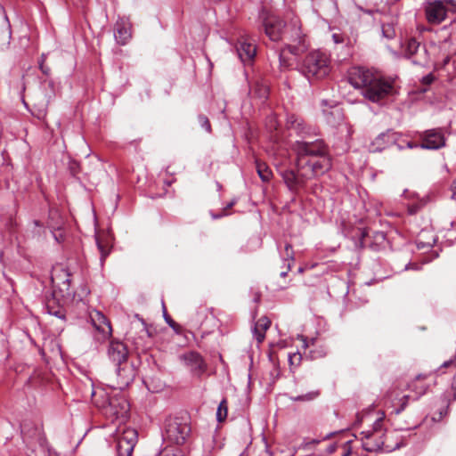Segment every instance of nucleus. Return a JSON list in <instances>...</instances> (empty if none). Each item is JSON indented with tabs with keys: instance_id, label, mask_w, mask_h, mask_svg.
<instances>
[{
	"instance_id": "nucleus-36",
	"label": "nucleus",
	"mask_w": 456,
	"mask_h": 456,
	"mask_svg": "<svg viewBox=\"0 0 456 456\" xmlns=\"http://www.w3.org/2000/svg\"><path fill=\"white\" fill-rule=\"evenodd\" d=\"M410 398H411L410 395H403L400 399V406L395 410V414H400L402 411H403L405 410V408L408 405Z\"/></svg>"
},
{
	"instance_id": "nucleus-39",
	"label": "nucleus",
	"mask_w": 456,
	"mask_h": 456,
	"mask_svg": "<svg viewBox=\"0 0 456 456\" xmlns=\"http://www.w3.org/2000/svg\"><path fill=\"white\" fill-rule=\"evenodd\" d=\"M45 56L43 54L41 56V61H39V69L42 71L43 74L45 76H48L51 72V69L49 67L45 65Z\"/></svg>"
},
{
	"instance_id": "nucleus-42",
	"label": "nucleus",
	"mask_w": 456,
	"mask_h": 456,
	"mask_svg": "<svg viewBox=\"0 0 456 456\" xmlns=\"http://www.w3.org/2000/svg\"><path fill=\"white\" fill-rule=\"evenodd\" d=\"M435 80V77L432 73L428 74L427 76H424L421 79V83L425 86H429L433 83Z\"/></svg>"
},
{
	"instance_id": "nucleus-24",
	"label": "nucleus",
	"mask_w": 456,
	"mask_h": 456,
	"mask_svg": "<svg viewBox=\"0 0 456 456\" xmlns=\"http://www.w3.org/2000/svg\"><path fill=\"white\" fill-rule=\"evenodd\" d=\"M395 19L386 18L382 20L381 31L384 37L393 39L395 37Z\"/></svg>"
},
{
	"instance_id": "nucleus-46",
	"label": "nucleus",
	"mask_w": 456,
	"mask_h": 456,
	"mask_svg": "<svg viewBox=\"0 0 456 456\" xmlns=\"http://www.w3.org/2000/svg\"><path fill=\"white\" fill-rule=\"evenodd\" d=\"M227 215H228V213L224 212L223 210L220 213H218V214L211 213V216H212L213 219H219V218H221L223 216H225Z\"/></svg>"
},
{
	"instance_id": "nucleus-31",
	"label": "nucleus",
	"mask_w": 456,
	"mask_h": 456,
	"mask_svg": "<svg viewBox=\"0 0 456 456\" xmlns=\"http://www.w3.org/2000/svg\"><path fill=\"white\" fill-rule=\"evenodd\" d=\"M198 120L202 128H204L208 133H211V125L207 116L200 114L198 116Z\"/></svg>"
},
{
	"instance_id": "nucleus-51",
	"label": "nucleus",
	"mask_w": 456,
	"mask_h": 456,
	"mask_svg": "<svg viewBox=\"0 0 456 456\" xmlns=\"http://www.w3.org/2000/svg\"><path fill=\"white\" fill-rule=\"evenodd\" d=\"M376 238L377 240H385L386 239V236L383 232H378L377 235H376Z\"/></svg>"
},
{
	"instance_id": "nucleus-47",
	"label": "nucleus",
	"mask_w": 456,
	"mask_h": 456,
	"mask_svg": "<svg viewBox=\"0 0 456 456\" xmlns=\"http://www.w3.org/2000/svg\"><path fill=\"white\" fill-rule=\"evenodd\" d=\"M451 191H452V198L454 199L456 196V178L453 180L452 183L451 184Z\"/></svg>"
},
{
	"instance_id": "nucleus-43",
	"label": "nucleus",
	"mask_w": 456,
	"mask_h": 456,
	"mask_svg": "<svg viewBox=\"0 0 456 456\" xmlns=\"http://www.w3.org/2000/svg\"><path fill=\"white\" fill-rule=\"evenodd\" d=\"M332 38L336 44H341L344 42V37L341 34L334 33Z\"/></svg>"
},
{
	"instance_id": "nucleus-9",
	"label": "nucleus",
	"mask_w": 456,
	"mask_h": 456,
	"mask_svg": "<svg viewBox=\"0 0 456 456\" xmlns=\"http://www.w3.org/2000/svg\"><path fill=\"white\" fill-rule=\"evenodd\" d=\"M103 413L107 418L113 419H126L129 411V403L120 395L108 398L107 403L102 406Z\"/></svg>"
},
{
	"instance_id": "nucleus-18",
	"label": "nucleus",
	"mask_w": 456,
	"mask_h": 456,
	"mask_svg": "<svg viewBox=\"0 0 456 456\" xmlns=\"http://www.w3.org/2000/svg\"><path fill=\"white\" fill-rule=\"evenodd\" d=\"M117 373V385L122 389L127 387L135 378L136 371L133 364L128 361L122 362L120 365H116Z\"/></svg>"
},
{
	"instance_id": "nucleus-55",
	"label": "nucleus",
	"mask_w": 456,
	"mask_h": 456,
	"mask_svg": "<svg viewBox=\"0 0 456 456\" xmlns=\"http://www.w3.org/2000/svg\"><path fill=\"white\" fill-rule=\"evenodd\" d=\"M57 214H58L57 211H53V210H50V212H49L50 216H53V215H57Z\"/></svg>"
},
{
	"instance_id": "nucleus-23",
	"label": "nucleus",
	"mask_w": 456,
	"mask_h": 456,
	"mask_svg": "<svg viewBox=\"0 0 456 456\" xmlns=\"http://www.w3.org/2000/svg\"><path fill=\"white\" fill-rule=\"evenodd\" d=\"M288 124L289 128L296 130L299 134H309V129L306 128L305 120L296 115H291L288 118Z\"/></svg>"
},
{
	"instance_id": "nucleus-25",
	"label": "nucleus",
	"mask_w": 456,
	"mask_h": 456,
	"mask_svg": "<svg viewBox=\"0 0 456 456\" xmlns=\"http://www.w3.org/2000/svg\"><path fill=\"white\" fill-rule=\"evenodd\" d=\"M46 311L49 314L56 316L57 318L65 321L66 311L62 306L55 305L54 298L48 299L45 305Z\"/></svg>"
},
{
	"instance_id": "nucleus-37",
	"label": "nucleus",
	"mask_w": 456,
	"mask_h": 456,
	"mask_svg": "<svg viewBox=\"0 0 456 456\" xmlns=\"http://www.w3.org/2000/svg\"><path fill=\"white\" fill-rule=\"evenodd\" d=\"M135 318H137L142 324V332L146 335L148 338H151L153 336V333L150 327H148L145 321L139 316V314H135Z\"/></svg>"
},
{
	"instance_id": "nucleus-16",
	"label": "nucleus",
	"mask_w": 456,
	"mask_h": 456,
	"mask_svg": "<svg viewBox=\"0 0 456 456\" xmlns=\"http://www.w3.org/2000/svg\"><path fill=\"white\" fill-rule=\"evenodd\" d=\"M90 318L94 327L99 332L100 337L96 338L98 340H105L111 336L112 329L110 323L102 313L94 310L90 314Z\"/></svg>"
},
{
	"instance_id": "nucleus-49",
	"label": "nucleus",
	"mask_w": 456,
	"mask_h": 456,
	"mask_svg": "<svg viewBox=\"0 0 456 456\" xmlns=\"http://www.w3.org/2000/svg\"><path fill=\"white\" fill-rule=\"evenodd\" d=\"M407 147L409 149L419 148V143L412 142H407Z\"/></svg>"
},
{
	"instance_id": "nucleus-14",
	"label": "nucleus",
	"mask_w": 456,
	"mask_h": 456,
	"mask_svg": "<svg viewBox=\"0 0 456 456\" xmlns=\"http://www.w3.org/2000/svg\"><path fill=\"white\" fill-rule=\"evenodd\" d=\"M399 140V134L393 129L380 133L369 145L370 152H381L385 149L395 144Z\"/></svg>"
},
{
	"instance_id": "nucleus-56",
	"label": "nucleus",
	"mask_w": 456,
	"mask_h": 456,
	"mask_svg": "<svg viewBox=\"0 0 456 456\" xmlns=\"http://www.w3.org/2000/svg\"><path fill=\"white\" fill-rule=\"evenodd\" d=\"M49 226H50L51 228H53V229H59V224H55V225H53V224H49Z\"/></svg>"
},
{
	"instance_id": "nucleus-54",
	"label": "nucleus",
	"mask_w": 456,
	"mask_h": 456,
	"mask_svg": "<svg viewBox=\"0 0 456 456\" xmlns=\"http://www.w3.org/2000/svg\"><path fill=\"white\" fill-rule=\"evenodd\" d=\"M289 270H288V269H287L286 271L281 272V277H285V276H287V274H288V272H289Z\"/></svg>"
},
{
	"instance_id": "nucleus-64",
	"label": "nucleus",
	"mask_w": 456,
	"mask_h": 456,
	"mask_svg": "<svg viewBox=\"0 0 456 456\" xmlns=\"http://www.w3.org/2000/svg\"><path fill=\"white\" fill-rule=\"evenodd\" d=\"M449 61L448 59L444 60V63L446 64Z\"/></svg>"
},
{
	"instance_id": "nucleus-63",
	"label": "nucleus",
	"mask_w": 456,
	"mask_h": 456,
	"mask_svg": "<svg viewBox=\"0 0 456 456\" xmlns=\"http://www.w3.org/2000/svg\"><path fill=\"white\" fill-rule=\"evenodd\" d=\"M334 451L333 447H330V452H332Z\"/></svg>"
},
{
	"instance_id": "nucleus-13",
	"label": "nucleus",
	"mask_w": 456,
	"mask_h": 456,
	"mask_svg": "<svg viewBox=\"0 0 456 456\" xmlns=\"http://www.w3.org/2000/svg\"><path fill=\"white\" fill-rule=\"evenodd\" d=\"M285 27V21L277 16H268L263 21L265 35L273 42L282 40Z\"/></svg>"
},
{
	"instance_id": "nucleus-57",
	"label": "nucleus",
	"mask_w": 456,
	"mask_h": 456,
	"mask_svg": "<svg viewBox=\"0 0 456 456\" xmlns=\"http://www.w3.org/2000/svg\"><path fill=\"white\" fill-rule=\"evenodd\" d=\"M36 226H41V223L37 220L34 221Z\"/></svg>"
},
{
	"instance_id": "nucleus-34",
	"label": "nucleus",
	"mask_w": 456,
	"mask_h": 456,
	"mask_svg": "<svg viewBox=\"0 0 456 456\" xmlns=\"http://www.w3.org/2000/svg\"><path fill=\"white\" fill-rule=\"evenodd\" d=\"M383 430V418H379L378 419L375 420V422L373 423V427H372V429L370 430V432H373V435L374 436H380L379 434H381Z\"/></svg>"
},
{
	"instance_id": "nucleus-21",
	"label": "nucleus",
	"mask_w": 456,
	"mask_h": 456,
	"mask_svg": "<svg viewBox=\"0 0 456 456\" xmlns=\"http://www.w3.org/2000/svg\"><path fill=\"white\" fill-rule=\"evenodd\" d=\"M427 378V375L419 374L416 378L408 385V387L411 391L416 394V396L413 398L414 400H418L422 395H424L428 389V386L423 383V380Z\"/></svg>"
},
{
	"instance_id": "nucleus-17",
	"label": "nucleus",
	"mask_w": 456,
	"mask_h": 456,
	"mask_svg": "<svg viewBox=\"0 0 456 456\" xmlns=\"http://www.w3.org/2000/svg\"><path fill=\"white\" fill-rule=\"evenodd\" d=\"M107 354L110 362L115 365H120L128 360V350L126 346L118 340H111L107 349Z\"/></svg>"
},
{
	"instance_id": "nucleus-4",
	"label": "nucleus",
	"mask_w": 456,
	"mask_h": 456,
	"mask_svg": "<svg viewBox=\"0 0 456 456\" xmlns=\"http://www.w3.org/2000/svg\"><path fill=\"white\" fill-rule=\"evenodd\" d=\"M191 433L190 417L170 416L165 421L164 438L166 441L177 445L184 444Z\"/></svg>"
},
{
	"instance_id": "nucleus-10",
	"label": "nucleus",
	"mask_w": 456,
	"mask_h": 456,
	"mask_svg": "<svg viewBox=\"0 0 456 456\" xmlns=\"http://www.w3.org/2000/svg\"><path fill=\"white\" fill-rule=\"evenodd\" d=\"M404 56L410 59L415 65L426 66L429 61V54L425 45L420 44L415 38H410L403 45Z\"/></svg>"
},
{
	"instance_id": "nucleus-45",
	"label": "nucleus",
	"mask_w": 456,
	"mask_h": 456,
	"mask_svg": "<svg viewBox=\"0 0 456 456\" xmlns=\"http://www.w3.org/2000/svg\"><path fill=\"white\" fill-rule=\"evenodd\" d=\"M206 312H207V309H203L202 307L199 308V310L197 311V314L200 316V318H199L200 321H202L206 318V316H207Z\"/></svg>"
},
{
	"instance_id": "nucleus-22",
	"label": "nucleus",
	"mask_w": 456,
	"mask_h": 456,
	"mask_svg": "<svg viewBox=\"0 0 456 456\" xmlns=\"http://www.w3.org/2000/svg\"><path fill=\"white\" fill-rule=\"evenodd\" d=\"M271 321L267 317H261L255 324L254 334L256 340L261 343L265 339V333L269 329Z\"/></svg>"
},
{
	"instance_id": "nucleus-11",
	"label": "nucleus",
	"mask_w": 456,
	"mask_h": 456,
	"mask_svg": "<svg viewBox=\"0 0 456 456\" xmlns=\"http://www.w3.org/2000/svg\"><path fill=\"white\" fill-rule=\"evenodd\" d=\"M183 364L193 377L200 379L208 370V364L202 355L196 351H190L180 356Z\"/></svg>"
},
{
	"instance_id": "nucleus-48",
	"label": "nucleus",
	"mask_w": 456,
	"mask_h": 456,
	"mask_svg": "<svg viewBox=\"0 0 456 456\" xmlns=\"http://www.w3.org/2000/svg\"><path fill=\"white\" fill-rule=\"evenodd\" d=\"M236 203V200H233L231 202H229L225 208H223V211L227 212L228 209L232 208Z\"/></svg>"
},
{
	"instance_id": "nucleus-58",
	"label": "nucleus",
	"mask_w": 456,
	"mask_h": 456,
	"mask_svg": "<svg viewBox=\"0 0 456 456\" xmlns=\"http://www.w3.org/2000/svg\"><path fill=\"white\" fill-rule=\"evenodd\" d=\"M144 384L147 386V387H148V389H149V390H151V387H150V385H149V383H148V380H144Z\"/></svg>"
},
{
	"instance_id": "nucleus-32",
	"label": "nucleus",
	"mask_w": 456,
	"mask_h": 456,
	"mask_svg": "<svg viewBox=\"0 0 456 456\" xmlns=\"http://www.w3.org/2000/svg\"><path fill=\"white\" fill-rule=\"evenodd\" d=\"M163 317H164L166 322L169 325V327H171L175 330H177V329L179 328V325L167 314V309L164 305H163Z\"/></svg>"
},
{
	"instance_id": "nucleus-12",
	"label": "nucleus",
	"mask_w": 456,
	"mask_h": 456,
	"mask_svg": "<svg viewBox=\"0 0 456 456\" xmlns=\"http://www.w3.org/2000/svg\"><path fill=\"white\" fill-rule=\"evenodd\" d=\"M138 441L137 431L134 428H126L118 437L117 444V456H132L134 448Z\"/></svg>"
},
{
	"instance_id": "nucleus-40",
	"label": "nucleus",
	"mask_w": 456,
	"mask_h": 456,
	"mask_svg": "<svg viewBox=\"0 0 456 456\" xmlns=\"http://www.w3.org/2000/svg\"><path fill=\"white\" fill-rule=\"evenodd\" d=\"M319 443L320 441L316 439H313L309 442H304L299 445L298 449L307 450L310 449L313 445L318 444Z\"/></svg>"
},
{
	"instance_id": "nucleus-28",
	"label": "nucleus",
	"mask_w": 456,
	"mask_h": 456,
	"mask_svg": "<svg viewBox=\"0 0 456 456\" xmlns=\"http://www.w3.org/2000/svg\"><path fill=\"white\" fill-rule=\"evenodd\" d=\"M320 394L321 393L319 390H314L301 395L289 396V400L292 402H311L315 400L320 395Z\"/></svg>"
},
{
	"instance_id": "nucleus-5",
	"label": "nucleus",
	"mask_w": 456,
	"mask_h": 456,
	"mask_svg": "<svg viewBox=\"0 0 456 456\" xmlns=\"http://www.w3.org/2000/svg\"><path fill=\"white\" fill-rule=\"evenodd\" d=\"M282 39L288 41L284 48L295 56L305 53L309 46L306 42V36L301 29V21L297 17L292 18L289 25L286 24Z\"/></svg>"
},
{
	"instance_id": "nucleus-41",
	"label": "nucleus",
	"mask_w": 456,
	"mask_h": 456,
	"mask_svg": "<svg viewBox=\"0 0 456 456\" xmlns=\"http://www.w3.org/2000/svg\"><path fill=\"white\" fill-rule=\"evenodd\" d=\"M158 456H183L181 452H175L174 450L165 449Z\"/></svg>"
},
{
	"instance_id": "nucleus-27",
	"label": "nucleus",
	"mask_w": 456,
	"mask_h": 456,
	"mask_svg": "<svg viewBox=\"0 0 456 456\" xmlns=\"http://www.w3.org/2000/svg\"><path fill=\"white\" fill-rule=\"evenodd\" d=\"M256 169L263 182H269L273 177V172L271 168L265 163L258 159L256 160Z\"/></svg>"
},
{
	"instance_id": "nucleus-50",
	"label": "nucleus",
	"mask_w": 456,
	"mask_h": 456,
	"mask_svg": "<svg viewBox=\"0 0 456 456\" xmlns=\"http://www.w3.org/2000/svg\"><path fill=\"white\" fill-rule=\"evenodd\" d=\"M405 270H410V269H418L417 267V264H411V263H408L406 265H405Z\"/></svg>"
},
{
	"instance_id": "nucleus-20",
	"label": "nucleus",
	"mask_w": 456,
	"mask_h": 456,
	"mask_svg": "<svg viewBox=\"0 0 456 456\" xmlns=\"http://www.w3.org/2000/svg\"><path fill=\"white\" fill-rule=\"evenodd\" d=\"M236 52L240 60L244 63H250L256 56V45L245 40H240L236 45Z\"/></svg>"
},
{
	"instance_id": "nucleus-15",
	"label": "nucleus",
	"mask_w": 456,
	"mask_h": 456,
	"mask_svg": "<svg viewBox=\"0 0 456 456\" xmlns=\"http://www.w3.org/2000/svg\"><path fill=\"white\" fill-rule=\"evenodd\" d=\"M53 287L58 289L62 297H69L72 295L70 290V273L64 268L55 270L51 277Z\"/></svg>"
},
{
	"instance_id": "nucleus-6",
	"label": "nucleus",
	"mask_w": 456,
	"mask_h": 456,
	"mask_svg": "<svg viewBox=\"0 0 456 456\" xmlns=\"http://www.w3.org/2000/svg\"><path fill=\"white\" fill-rule=\"evenodd\" d=\"M448 12H456L453 0H435L428 2L425 7L426 18L430 24H440Z\"/></svg>"
},
{
	"instance_id": "nucleus-2",
	"label": "nucleus",
	"mask_w": 456,
	"mask_h": 456,
	"mask_svg": "<svg viewBox=\"0 0 456 456\" xmlns=\"http://www.w3.org/2000/svg\"><path fill=\"white\" fill-rule=\"evenodd\" d=\"M348 81L354 88H361L362 95L372 102H380L394 91L393 81L362 67L352 68Z\"/></svg>"
},
{
	"instance_id": "nucleus-1",
	"label": "nucleus",
	"mask_w": 456,
	"mask_h": 456,
	"mask_svg": "<svg viewBox=\"0 0 456 456\" xmlns=\"http://www.w3.org/2000/svg\"><path fill=\"white\" fill-rule=\"evenodd\" d=\"M295 167H281L278 174L288 190L296 197L308 191L307 183L327 173L332 167L329 146L322 139L298 140L293 144Z\"/></svg>"
},
{
	"instance_id": "nucleus-7",
	"label": "nucleus",
	"mask_w": 456,
	"mask_h": 456,
	"mask_svg": "<svg viewBox=\"0 0 456 456\" xmlns=\"http://www.w3.org/2000/svg\"><path fill=\"white\" fill-rule=\"evenodd\" d=\"M419 148L429 151H438L446 146L447 138L444 128L436 127L419 133Z\"/></svg>"
},
{
	"instance_id": "nucleus-62",
	"label": "nucleus",
	"mask_w": 456,
	"mask_h": 456,
	"mask_svg": "<svg viewBox=\"0 0 456 456\" xmlns=\"http://www.w3.org/2000/svg\"><path fill=\"white\" fill-rule=\"evenodd\" d=\"M298 272L303 273V268L302 267L298 268Z\"/></svg>"
},
{
	"instance_id": "nucleus-52",
	"label": "nucleus",
	"mask_w": 456,
	"mask_h": 456,
	"mask_svg": "<svg viewBox=\"0 0 456 456\" xmlns=\"http://www.w3.org/2000/svg\"><path fill=\"white\" fill-rule=\"evenodd\" d=\"M418 210V207L416 206H411L410 208H409V212L410 214H415Z\"/></svg>"
},
{
	"instance_id": "nucleus-29",
	"label": "nucleus",
	"mask_w": 456,
	"mask_h": 456,
	"mask_svg": "<svg viewBox=\"0 0 456 456\" xmlns=\"http://www.w3.org/2000/svg\"><path fill=\"white\" fill-rule=\"evenodd\" d=\"M228 412V403L226 399H223L216 411V419L219 422L224 421L227 417Z\"/></svg>"
},
{
	"instance_id": "nucleus-44",
	"label": "nucleus",
	"mask_w": 456,
	"mask_h": 456,
	"mask_svg": "<svg viewBox=\"0 0 456 456\" xmlns=\"http://www.w3.org/2000/svg\"><path fill=\"white\" fill-rule=\"evenodd\" d=\"M258 95L262 98H266L268 95V90L265 86H261L258 90Z\"/></svg>"
},
{
	"instance_id": "nucleus-30",
	"label": "nucleus",
	"mask_w": 456,
	"mask_h": 456,
	"mask_svg": "<svg viewBox=\"0 0 456 456\" xmlns=\"http://www.w3.org/2000/svg\"><path fill=\"white\" fill-rule=\"evenodd\" d=\"M284 261L288 263V270H290L291 265L294 263V251L290 244H286L284 248Z\"/></svg>"
},
{
	"instance_id": "nucleus-35",
	"label": "nucleus",
	"mask_w": 456,
	"mask_h": 456,
	"mask_svg": "<svg viewBox=\"0 0 456 456\" xmlns=\"http://www.w3.org/2000/svg\"><path fill=\"white\" fill-rule=\"evenodd\" d=\"M357 235H359L357 246L362 248L365 247V238L368 236V232L366 229L358 228Z\"/></svg>"
},
{
	"instance_id": "nucleus-33",
	"label": "nucleus",
	"mask_w": 456,
	"mask_h": 456,
	"mask_svg": "<svg viewBox=\"0 0 456 456\" xmlns=\"http://www.w3.org/2000/svg\"><path fill=\"white\" fill-rule=\"evenodd\" d=\"M302 355L299 352L289 354V362L291 366H298L301 362Z\"/></svg>"
},
{
	"instance_id": "nucleus-53",
	"label": "nucleus",
	"mask_w": 456,
	"mask_h": 456,
	"mask_svg": "<svg viewBox=\"0 0 456 456\" xmlns=\"http://www.w3.org/2000/svg\"><path fill=\"white\" fill-rule=\"evenodd\" d=\"M351 454V450L347 449L342 456H349Z\"/></svg>"
},
{
	"instance_id": "nucleus-60",
	"label": "nucleus",
	"mask_w": 456,
	"mask_h": 456,
	"mask_svg": "<svg viewBox=\"0 0 456 456\" xmlns=\"http://www.w3.org/2000/svg\"><path fill=\"white\" fill-rule=\"evenodd\" d=\"M5 20H6L7 23H8V28L10 29L11 28V25H10L8 17L6 15H5Z\"/></svg>"
},
{
	"instance_id": "nucleus-3",
	"label": "nucleus",
	"mask_w": 456,
	"mask_h": 456,
	"mask_svg": "<svg viewBox=\"0 0 456 456\" xmlns=\"http://www.w3.org/2000/svg\"><path fill=\"white\" fill-rule=\"evenodd\" d=\"M297 69L309 82L321 80L327 77L330 71V59L326 53L314 50L297 62Z\"/></svg>"
},
{
	"instance_id": "nucleus-26",
	"label": "nucleus",
	"mask_w": 456,
	"mask_h": 456,
	"mask_svg": "<svg viewBox=\"0 0 456 456\" xmlns=\"http://www.w3.org/2000/svg\"><path fill=\"white\" fill-rule=\"evenodd\" d=\"M96 245L98 248V250L100 252V262L101 265L103 266L104 262L107 258V256L110 255L111 251V247L109 245V242L106 240H103L100 237H96Z\"/></svg>"
},
{
	"instance_id": "nucleus-19",
	"label": "nucleus",
	"mask_w": 456,
	"mask_h": 456,
	"mask_svg": "<svg viewBox=\"0 0 456 456\" xmlns=\"http://www.w3.org/2000/svg\"><path fill=\"white\" fill-rule=\"evenodd\" d=\"M114 36L119 45H126L132 37L131 23L126 18H119L114 25Z\"/></svg>"
},
{
	"instance_id": "nucleus-59",
	"label": "nucleus",
	"mask_w": 456,
	"mask_h": 456,
	"mask_svg": "<svg viewBox=\"0 0 456 456\" xmlns=\"http://www.w3.org/2000/svg\"><path fill=\"white\" fill-rule=\"evenodd\" d=\"M160 388H161V387H160V386H159V387H154V388L152 389V392H157V391H159V389H160Z\"/></svg>"
},
{
	"instance_id": "nucleus-38",
	"label": "nucleus",
	"mask_w": 456,
	"mask_h": 456,
	"mask_svg": "<svg viewBox=\"0 0 456 456\" xmlns=\"http://www.w3.org/2000/svg\"><path fill=\"white\" fill-rule=\"evenodd\" d=\"M286 49L283 47L281 51H280V53H279V62H280V67L281 69H287L289 68V60H287L284 55H283V53Z\"/></svg>"
},
{
	"instance_id": "nucleus-61",
	"label": "nucleus",
	"mask_w": 456,
	"mask_h": 456,
	"mask_svg": "<svg viewBox=\"0 0 456 456\" xmlns=\"http://www.w3.org/2000/svg\"><path fill=\"white\" fill-rule=\"evenodd\" d=\"M303 342H304V346L305 347H307L308 345H307V342H306V339L305 338H303Z\"/></svg>"
},
{
	"instance_id": "nucleus-8",
	"label": "nucleus",
	"mask_w": 456,
	"mask_h": 456,
	"mask_svg": "<svg viewBox=\"0 0 456 456\" xmlns=\"http://www.w3.org/2000/svg\"><path fill=\"white\" fill-rule=\"evenodd\" d=\"M361 435H362L365 439L362 441V449L369 452H378L380 450L392 452L404 445L403 442L396 443L395 445L387 444L388 436H386L384 438V434H381V436H374L373 432L362 431Z\"/></svg>"
}]
</instances>
